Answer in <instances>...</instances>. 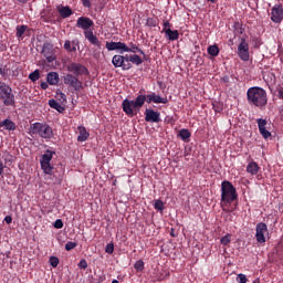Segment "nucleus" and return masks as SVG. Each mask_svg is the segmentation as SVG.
<instances>
[{
	"mask_svg": "<svg viewBox=\"0 0 283 283\" xmlns=\"http://www.w3.org/2000/svg\"><path fill=\"white\" fill-rule=\"evenodd\" d=\"M248 103L250 105H255V107H264L266 105V91L264 88L254 86L248 90L247 93Z\"/></svg>",
	"mask_w": 283,
	"mask_h": 283,
	"instance_id": "f03ea898",
	"label": "nucleus"
},
{
	"mask_svg": "<svg viewBox=\"0 0 283 283\" xmlns=\"http://www.w3.org/2000/svg\"><path fill=\"white\" fill-rule=\"evenodd\" d=\"M130 63H134V65H143V59L139 57V55H130V59H129Z\"/></svg>",
	"mask_w": 283,
	"mask_h": 283,
	"instance_id": "7c9ffc66",
	"label": "nucleus"
},
{
	"mask_svg": "<svg viewBox=\"0 0 283 283\" xmlns=\"http://www.w3.org/2000/svg\"><path fill=\"white\" fill-rule=\"evenodd\" d=\"M238 199V193L235 192V187L231 181H222L221 184V202L231 205L233 200Z\"/></svg>",
	"mask_w": 283,
	"mask_h": 283,
	"instance_id": "20e7f679",
	"label": "nucleus"
},
{
	"mask_svg": "<svg viewBox=\"0 0 283 283\" xmlns=\"http://www.w3.org/2000/svg\"><path fill=\"white\" fill-rule=\"evenodd\" d=\"M280 113L283 116V106L281 107Z\"/></svg>",
	"mask_w": 283,
	"mask_h": 283,
	"instance_id": "5fc2aeb1",
	"label": "nucleus"
},
{
	"mask_svg": "<svg viewBox=\"0 0 283 283\" xmlns=\"http://www.w3.org/2000/svg\"><path fill=\"white\" fill-rule=\"evenodd\" d=\"M77 130L80 132V135L77 136L78 143H85V140L90 138V133H87L85 126H78Z\"/></svg>",
	"mask_w": 283,
	"mask_h": 283,
	"instance_id": "6ab92c4d",
	"label": "nucleus"
},
{
	"mask_svg": "<svg viewBox=\"0 0 283 283\" xmlns=\"http://www.w3.org/2000/svg\"><path fill=\"white\" fill-rule=\"evenodd\" d=\"M0 74H3V69L0 67Z\"/></svg>",
	"mask_w": 283,
	"mask_h": 283,
	"instance_id": "4d7b16f0",
	"label": "nucleus"
},
{
	"mask_svg": "<svg viewBox=\"0 0 283 283\" xmlns=\"http://www.w3.org/2000/svg\"><path fill=\"white\" fill-rule=\"evenodd\" d=\"M106 49L108 52H113L114 50H122L120 54L125 51V43L124 42H106Z\"/></svg>",
	"mask_w": 283,
	"mask_h": 283,
	"instance_id": "2eb2a0df",
	"label": "nucleus"
},
{
	"mask_svg": "<svg viewBox=\"0 0 283 283\" xmlns=\"http://www.w3.org/2000/svg\"><path fill=\"white\" fill-rule=\"evenodd\" d=\"M92 25H94V21L87 17H81L76 21V27L85 30V32L90 31L88 28H92Z\"/></svg>",
	"mask_w": 283,
	"mask_h": 283,
	"instance_id": "ddd939ff",
	"label": "nucleus"
},
{
	"mask_svg": "<svg viewBox=\"0 0 283 283\" xmlns=\"http://www.w3.org/2000/svg\"><path fill=\"white\" fill-rule=\"evenodd\" d=\"M53 227H54L55 229H63V220L56 219L55 222H54V224H53Z\"/></svg>",
	"mask_w": 283,
	"mask_h": 283,
	"instance_id": "a19ab883",
	"label": "nucleus"
},
{
	"mask_svg": "<svg viewBox=\"0 0 283 283\" xmlns=\"http://www.w3.org/2000/svg\"><path fill=\"white\" fill-rule=\"evenodd\" d=\"M80 269H87V261L85 259H82L78 263Z\"/></svg>",
	"mask_w": 283,
	"mask_h": 283,
	"instance_id": "37998d69",
	"label": "nucleus"
},
{
	"mask_svg": "<svg viewBox=\"0 0 283 283\" xmlns=\"http://www.w3.org/2000/svg\"><path fill=\"white\" fill-rule=\"evenodd\" d=\"M28 30V25H18L17 27V33L15 36L18 39H21V36H23V34H25V31Z\"/></svg>",
	"mask_w": 283,
	"mask_h": 283,
	"instance_id": "c85d7f7f",
	"label": "nucleus"
},
{
	"mask_svg": "<svg viewBox=\"0 0 283 283\" xmlns=\"http://www.w3.org/2000/svg\"><path fill=\"white\" fill-rule=\"evenodd\" d=\"M64 50H66V52H76V46H72V42L66 40L64 42Z\"/></svg>",
	"mask_w": 283,
	"mask_h": 283,
	"instance_id": "473e14b6",
	"label": "nucleus"
},
{
	"mask_svg": "<svg viewBox=\"0 0 283 283\" xmlns=\"http://www.w3.org/2000/svg\"><path fill=\"white\" fill-rule=\"evenodd\" d=\"M46 60L49 61V63H52V61H54V57L53 56H49V57H46Z\"/></svg>",
	"mask_w": 283,
	"mask_h": 283,
	"instance_id": "864d4df0",
	"label": "nucleus"
},
{
	"mask_svg": "<svg viewBox=\"0 0 283 283\" xmlns=\"http://www.w3.org/2000/svg\"><path fill=\"white\" fill-rule=\"evenodd\" d=\"M57 12L60 17H62V19H67L69 17H72L74 14V12L70 7H63V6L57 7Z\"/></svg>",
	"mask_w": 283,
	"mask_h": 283,
	"instance_id": "f3484780",
	"label": "nucleus"
},
{
	"mask_svg": "<svg viewBox=\"0 0 283 283\" xmlns=\"http://www.w3.org/2000/svg\"><path fill=\"white\" fill-rule=\"evenodd\" d=\"M221 244H223V247H227V244H229L231 242V234H226L224 237H222L220 239Z\"/></svg>",
	"mask_w": 283,
	"mask_h": 283,
	"instance_id": "c9c22d12",
	"label": "nucleus"
},
{
	"mask_svg": "<svg viewBox=\"0 0 283 283\" xmlns=\"http://www.w3.org/2000/svg\"><path fill=\"white\" fill-rule=\"evenodd\" d=\"M67 72H71L73 76H87L90 74V71L85 65L76 62H72L66 66Z\"/></svg>",
	"mask_w": 283,
	"mask_h": 283,
	"instance_id": "423d86ee",
	"label": "nucleus"
},
{
	"mask_svg": "<svg viewBox=\"0 0 283 283\" xmlns=\"http://www.w3.org/2000/svg\"><path fill=\"white\" fill-rule=\"evenodd\" d=\"M64 85H69V87H73L75 92H81L83 90V82L78 80V76L69 73L64 76Z\"/></svg>",
	"mask_w": 283,
	"mask_h": 283,
	"instance_id": "0eeeda50",
	"label": "nucleus"
},
{
	"mask_svg": "<svg viewBox=\"0 0 283 283\" xmlns=\"http://www.w3.org/2000/svg\"><path fill=\"white\" fill-rule=\"evenodd\" d=\"M146 25H148V28H156V25H158V18H148Z\"/></svg>",
	"mask_w": 283,
	"mask_h": 283,
	"instance_id": "2f4dec72",
	"label": "nucleus"
},
{
	"mask_svg": "<svg viewBox=\"0 0 283 283\" xmlns=\"http://www.w3.org/2000/svg\"><path fill=\"white\" fill-rule=\"evenodd\" d=\"M72 48H78V40H73L71 42Z\"/></svg>",
	"mask_w": 283,
	"mask_h": 283,
	"instance_id": "de8ad7c7",
	"label": "nucleus"
},
{
	"mask_svg": "<svg viewBox=\"0 0 283 283\" xmlns=\"http://www.w3.org/2000/svg\"><path fill=\"white\" fill-rule=\"evenodd\" d=\"M112 283H118V280H113Z\"/></svg>",
	"mask_w": 283,
	"mask_h": 283,
	"instance_id": "6e6d98bb",
	"label": "nucleus"
},
{
	"mask_svg": "<svg viewBox=\"0 0 283 283\" xmlns=\"http://www.w3.org/2000/svg\"><path fill=\"white\" fill-rule=\"evenodd\" d=\"M41 87H42V90H48V87H49L48 82H42Z\"/></svg>",
	"mask_w": 283,
	"mask_h": 283,
	"instance_id": "8fccbe9b",
	"label": "nucleus"
},
{
	"mask_svg": "<svg viewBox=\"0 0 283 283\" xmlns=\"http://www.w3.org/2000/svg\"><path fill=\"white\" fill-rule=\"evenodd\" d=\"M178 136L181 138V140H189V138H191V133L189 129L182 128L179 130Z\"/></svg>",
	"mask_w": 283,
	"mask_h": 283,
	"instance_id": "bb28decb",
	"label": "nucleus"
},
{
	"mask_svg": "<svg viewBox=\"0 0 283 283\" xmlns=\"http://www.w3.org/2000/svg\"><path fill=\"white\" fill-rule=\"evenodd\" d=\"M248 174H251V176H255L258 171H260V166L255 161H250L247 166Z\"/></svg>",
	"mask_w": 283,
	"mask_h": 283,
	"instance_id": "5701e85b",
	"label": "nucleus"
},
{
	"mask_svg": "<svg viewBox=\"0 0 283 283\" xmlns=\"http://www.w3.org/2000/svg\"><path fill=\"white\" fill-rule=\"evenodd\" d=\"M3 174V161H0V176Z\"/></svg>",
	"mask_w": 283,
	"mask_h": 283,
	"instance_id": "3c124183",
	"label": "nucleus"
},
{
	"mask_svg": "<svg viewBox=\"0 0 283 283\" xmlns=\"http://www.w3.org/2000/svg\"><path fill=\"white\" fill-rule=\"evenodd\" d=\"M164 32L168 39V41H178L180 33L178 30H171L170 28L164 29Z\"/></svg>",
	"mask_w": 283,
	"mask_h": 283,
	"instance_id": "a211bd4d",
	"label": "nucleus"
},
{
	"mask_svg": "<svg viewBox=\"0 0 283 283\" xmlns=\"http://www.w3.org/2000/svg\"><path fill=\"white\" fill-rule=\"evenodd\" d=\"M239 283H247L249 282V279H247L245 274H238Z\"/></svg>",
	"mask_w": 283,
	"mask_h": 283,
	"instance_id": "79ce46f5",
	"label": "nucleus"
},
{
	"mask_svg": "<svg viewBox=\"0 0 283 283\" xmlns=\"http://www.w3.org/2000/svg\"><path fill=\"white\" fill-rule=\"evenodd\" d=\"M259 132L263 138H271V132L266 129V119H256Z\"/></svg>",
	"mask_w": 283,
	"mask_h": 283,
	"instance_id": "4468645a",
	"label": "nucleus"
},
{
	"mask_svg": "<svg viewBox=\"0 0 283 283\" xmlns=\"http://www.w3.org/2000/svg\"><path fill=\"white\" fill-rule=\"evenodd\" d=\"M30 134L38 135L40 138L50 140L54 136V130L48 124L34 123L29 128Z\"/></svg>",
	"mask_w": 283,
	"mask_h": 283,
	"instance_id": "7ed1b4c3",
	"label": "nucleus"
},
{
	"mask_svg": "<svg viewBox=\"0 0 283 283\" xmlns=\"http://www.w3.org/2000/svg\"><path fill=\"white\" fill-rule=\"evenodd\" d=\"M46 83H49V85H59V73L56 72L48 73Z\"/></svg>",
	"mask_w": 283,
	"mask_h": 283,
	"instance_id": "4be33fe9",
	"label": "nucleus"
},
{
	"mask_svg": "<svg viewBox=\"0 0 283 283\" xmlns=\"http://www.w3.org/2000/svg\"><path fill=\"white\" fill-rule=\"evenodd\" d=\"M0 98L6 107H10L17 103L14 93H12V87L3 82H0Z\"/></svg>",
	"mask_w": 283,
	"mask_h": 283,
	"instance_id": "39448f33",
	"label": "nucleus"
},
{
	"mask_svg": "<svg viewBox=\"0 0 283 283\" xmlns=\"http://www.w3.org/2000/svg\"><path fill=\"white\" fill-rule=\"evenodd\" d=\"M145 102L148 104L156 103V104H163L167 105L169 103V99L167 97H161L160 95H157L156 93H150L148 95H138L135 101L132 99H124L123 101V111L127 116H136L138 112H140V108L143 105H145Z\"/></svg>",
	"mask_w": 283,
	"mask_h": 283,
	"instance_id": "f257e3e1",
	"label": "nucleus"
},
{
	"mask_svg": "<svg viewBox=\"0 0 283 283\" xmlns=\"http://www.w3.org/2000/svg\"><path fill=\"white\" fill-rule=\"evenodd\" d=\"M145 120L146 123H160V113L151 108H146Z\"/></svg>",
	"mask_w": 283,
	"mask_h": 283,
	"instance_id": "9b49d317",
	"label": "nucleus"
},
{
	"mask_svg": "<svg viewBox=\"0 0 283 283\" xmlns=\"http://www.w3.org/2000/svg\"><path fill=\"white\" fill-rule=\"evenodd\" d=\"M154 207L157 211L165 210V203L163 202V200H156Z\"/></svg>",
	"mask_w": 283,
	"mask_h": 283,
	"instance_id": "f704fd0d",
	"label": "nucleus"
},
{
	"mask_svg": "<svg viewBox=\"0 0 283 283\" xmlns=\"http://www.w3.org/2000/svg\"><path fill=\"white\" fill-rule=\"evenodd\" d=\"M0 127H3V129H7L8 132H14V129H17V124L11 119H4L0 122Z\"/></svg>",
	"mask_w": 283,
	"mask_h": 283,
	"instance_id": "aec40b11",
	"label": "nucleus"
},
{
	"mask_svg": "<svg viewBox=\"0 0 283 283\" xmlns=\"http://www.w3.org/2000/svg\"><path fill=\"white\" fill-rule=\"evenodd\" d=\"M208 54H210V56H218L220 54V49L218 45H210L208 48Z\"/></svg>",
	"mask_w": 283,
	"mask_h": 283,
	"instance_id": "cd10ccee",
	"label": "nucleus"
},
{
	"mask_svg": "<svg viewBox=\"0 0 283 283\" xmlns=\"http://www.w3.org/2000/svg\"><path fill=\"white\" fill-rule=\"evenodd\" d=\"M29 78L32 81V83H36V81L41 78V72L39 70L33 71L31 74H29Z\"/></svg>",
	"mask_w": 283,
	"mask_h": 283,
	"instance_id": "c756f323",
	"label": "nucleus"
},
{
	"mask_svg": "<svg viewBox=\"0 0 283 283\" xmlns=\"http://www.w3.org/2000/svg\"><path fill=\"white\" fill-rule=\"evenodd\" d=\"M84 36L92 45H96V48H101V41L98 40V38H96V35H94V32L84 31Z\"/></svg>",
	"mask_w": 283,
	"mask_h": 283,
	"instance_id": "dca6fc26",
	"label": "nucleus"
},
{
	"mask_svg": "<svg viewBox=\"0 0 283 283\" xmlns=\"http://www.w3.org/2000/svg\"><path fill=\"white\" fill-rule=\"evenodd\" d=\"M279 97L283 99V90L279 91Z\"/></svg>",
	"mask_w": 283,
	"mask_h": 283,
	"instance_id": "603ef678",
	"label": "nucleus"
},
{
	"mask_svg": "<svg viewBox=\"0 0 283 283\" xmlns=\"http://www.w3.org/2000/svg\"><path fill=\"white\" fill-rule=\"evenodd\" d=\"M255 231L256 242H259V244H264L266 242V237L264 234L269 233V227L266 223L259 222L256 224Z\"/></svg>",
	"mask_w": 283,
	"mask_h": 283,
	"instance_id": "6e6552de",
	"label": "nucleus"
},
{
	"mask_svg": "<svg viewBox=\"0 0 283 283\" xmlns=\"http://www.w3.org/2000/svg\"><path fill=\"white\" fill-rule=\"evenodd\" d=\"M124 52H132L133 54H136V52H139V54H143L145 56V51L138 48V45L130 43L129 46L125 44Z\"/></svg>",
	"mask_w": 283,
	"mask_h": 283,
	"instance_id": "412c9836",
	"label": "nucleus"
},
{
	"mask_svg": "<svg viewBox=\"0 0 283 283\" xmlns=\"http://www.w3.org/2000/svg\"><path fill=\"white\" fill-rule=\"evenodd\" d=\"M191 2H181L180 6H182L184 8H186V10H188L189 12H191V10H193L195 7H191V4H189ZM193 6H196V2H192Z\"/></svg>",
	"mask_w": 283,
	"mask_h": 283,
	"instance_id": "4c0bfd02",
	"label": "nucleus"
},
{
	"mask_svg": "<svg viewBox=\"0 0 283 283\" xmlns=\"http://www.w3.org/2000/svg\"><path fill=\"white\" fill-rule=\"evenodd\" d=\"M4 222H7V224H12V217L7 216V217L4 218Z\"/></svg>",
	"mask_w": 283,
	"mask_h": 283,
	"instance_id": "a18cd8bd",
	"label": "nucleus"
},
{
	"mask_svg": "<svg viewBox=\"0 0 283 283\" xmlns=\"http://www.w3.org/2000/svg\"><path fill=\"white\" fill-rule=\"evenodd\" d=\"M52 156H54V153L52 150H46L45 154L42 155L40 163H52Z\"/></svg>",
	"mask_w": 283,
	"mask_h": 283,
	"instance_id": "a878e982",
	"label": "nucleus"
},
{
	"mask_svg": "<svg viewBox=\"0 0 283 283\" xmlns=\"http://www.w3.org/2000/svg\"><path fill=\"white\" fill-rule=\"evenodd\" d=\"M41 169L44 171V174L52 176V171L54 167H52V164L50 163H40Z\"/></svg>",
	"mask_w": 283,
	"mask_h": 283,
	"instance_id": "393cba45",
	"label": "nucleus"
},
{
	"mask_svg": "<svg viewBox=\"0 0 283 283\" xmlns=\"http://www.w3.org/2000/svg\"><path fill=\"white\" fill-rule=\"evenodd\" d=\"M83 6H84V8H91L92 2L91 1H83Z\"/></svg>",
	"mask_w": 283,
	"mask_h": 283,
	"instance_id": "49530a36",
	"label": "nucleus"
},
{
	"mask_svg": "<svg viewBox=\"0 0 283 283\" xmlns=\"http://www.w3.org/2000/svg\"><path fill=\"white\" fill-rule=\"evenodd\" d=\"M105 252L112 255V253H114V243H108L105 248Z\"/></svg>",
	"mask_w": 283,
	"mask_h": 283,
	"instance_id": "ea45409f",
	"label": "nucleus"
},
{
	"mask_svg": "<svg viewBox=\"0 0 283 283\" xmlns=\"http://www.w3.org/2000/svg\"><path fill=\"white\" fill-rule=\"evenodd\" d=\"M134 269H135L137 272L144 271V270H145V262H144L143 260L137 261V262L134 264Z\"/></svg>",
	"mask_w": 283,
	"mask_h": 283,
	"instance_id": "72a5a7b5",
	"label": "nucleus"
},
{
	"mask_svg": "<svg viewBox=\"0 0 283 283\" xmlns=\"http://www.w3.org/2000/svg\"><path fill=\"white\" fill-rule=\"evenodd\" d=\"M50 264H51V266H53V269H56V266H59V258L51 256L50 258Z\"/></svg>",
	"mask_w": 283,
	"mask_h": 283,
	"instance_id": "e433bc0d",
	"label": "nucleus"
},
{
	"mask_svg": "<svg viewBox=\"0 0 283 283\" xmlns=\"http://www.w3.org/2000/svg\"><path fill=\"white\" fill-rule=\"evenodd\" d=\"M238 56L241 59V61H249V43H247V40L244 38L241 39L240 44L238 45Z\"/></svg>",
	"mask_w": 283,
	"mask_h": 283,
	"instance_id": "1a4fd4ad",
	"label": "nucleus"
},
{
	"mask_svg": "<svg viewBox=\"0 0 283 283\" xmlns=\"http://www.w3.org/2000/svg\"><path fill=\"white\" fill-rule=\"evenodd\" d=\"M76 242H72V241H69L66 244H65V250L66 251H72V249H76Z\"/></svg>",
	"mask_w": 283,
	"mask_h": 283,
	"instance_id": "58836bf2",
	"label": "nucleus"
},
{
	"mask_svg": "<svg viewBox=\"0 0 283 283\" xmlns=\"http://www.w3.org/2000/svg\"><path fill=\"white\" fill-rule=\"evenodd\" d=\"M123 59H124V63H125V61H126V63H130V59H132V55H125V56H123Z\"/></svg>",
	"mask_w": 283,
	"mask_h": 283,
	"instance_id": "09e8293b",
	"label": "nucleus"
},
{
	"mask_svg": "<svg viewBox=\"0 0 283 283\" xmlns=\"http://www.w3.org/2000/svg\"><path fill=\"white\" fill-rule=\"evenodd\" d=\"M282 19H283L282 6L281 4L274 6L271 12V21H273V23H282Z\"/></svg>",
	"mask_w": 283,
	"mask_h": 283,
	"instance_id": "9d476101",
	"label": "nucleus"
},
{
	"mask_svg": "<svg viewBox=\"0 0 283 283\" xmlns=\"http://www.w3.org/2000/svg\"><path fill=\"white\" fill-rule=\"evenodd\" d=\"M169 28L171 29V24L169 23V21H165L164 22V30H169Z\"/></svg>",
	"mask_w": 283,
	"mask_h": 283,
	"instance_id": "c03bdc74",
	"label": "nucleus"
},
{
	"mask_svg": "<svg viewBox=\"0 0 283 283\" xmlns=\"http://www.w3.org/2000/svg\"><path fill=\"white\" fill-rule=\"evenodd\" d=\"M112 63L114 67H122V70H132V63H125L123 55H114Z\"/></svg>",
	"mask_w": 283,
	"mask_h": 283,
	"instance_id": "f8f14e48",
	"label": "nucleus"
},
{
	"mask_svg": "<svg viewBox=\"0 0 283 283\" xmlns=\"http://www.w3.org/2000/svg\"><path fill=\"white\" fill-rule=\"evenodd\" d=\"M49 105L50 107H52V109H56V112H59L60 114H63V112H65V107H63V105H61V103L56 102L55 99H50Z\"/></svg>",
	"mask_w": 283,
	"mask_h": 283,
	"instance_id": "b1692460",
	"label": "nucleus"
}]
</instances>
